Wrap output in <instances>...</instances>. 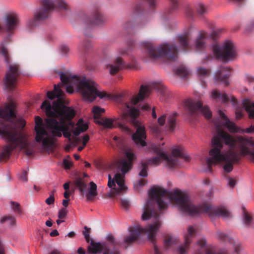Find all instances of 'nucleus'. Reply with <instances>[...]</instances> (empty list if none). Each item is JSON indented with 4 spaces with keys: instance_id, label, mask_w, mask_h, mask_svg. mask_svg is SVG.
<instances>
[{
    "instance_id": "f257e3e1",
    "label": "nucleus",
    "mask_w": 254,
    "mask_h": 254,
    "mask_svg": "<svg viewBox=\"0 0 254 254\" xmlns=\"http://www.w3.org/2000/svg\"><path fill=\"white\" fill-rule=\"evenodd\" d=\"M148 195L149 199L144 204L141 219L143 221L149 220L150 222L145 227L135 226L130 228V234L124 238V242L128 245L135 242L140 234H145L148 240L153 244L154 254H162L155 244L156 234L162 224L160 217L155 210L156 206L161 212L166 210L168 204L172 202L178 206L183 213L190 216L204 212L208 214L211 218L221 217L227 220L232 217L231 212L224 206L213 207L206 203L195 206L186 194L178 189L170 191L161 187H153L148 191Z\"/></svg>"
},
{
    "instance_id": "f03ea898",
    "label": "nucleus",
    "mask_w": 254,
    "mask_h": 254,
    "mask_svg": "<svg viewBox=\"0 0 254 254\" xmlns=\"http://www.w3.org/2000/svg\"><path fill=\"white\" fill-rule=\"evenodd\" d=\"M62 84H55L54 90L48 91L47 96L50 100L57 98L51 105L50 101H44L41 106L42 109H45L47 118L45 119L47 128L53 137H61L62 134L64 137L71 141L72 129L74 123L71 119L75 116L72 109L64 105V93L61 89Z\"/></svg>"
},
{
    "instance_id": "7ed1b4c3",
    "label": "nucleus",
    "mask_w": 254,
    "mask_h": 254,
    "mask_svg": "<svg viewBox=\"0 0 254 254\" xmlns=\"http://www.w3.org/2000/svg\"><path fill=\"white\" fill-rule=\"evenodd\" d=\"M14 108V103H11L0 109V118L5 120L0 123V135L8 143L3 147L2 154L4 157L9 156L13 150L19 147L30 156L33 153L34 145L28 141L26 135L17 131V128L23 127L25 123L17 119Z\"/></svg>"
},
{
    "instance_id": "20e7f679",
    "label": "nucleus",
    "mask_w": 254,
    "mask_h": 254,
    "mask_svg": "<svg viewBox=\"0 0 254 254\" xmlns=\"http://www.w3.org/2000/svg\"><path fill=\"white\" fill-rule=\"evenodd\" d=\"M150 93L149 88L147 86L141 85L137 96L133 97L130 103H127L126 95L125 93L118 94L114 96L115 100L120 104V108L123 112V118L126 119L130 118V124L136 127L135 132L132 135V139L135 144L138 147L146 145L145 141L146 138L145 128L144 126L136 119L139 113L138 109L135 108L139 102L146 98Z\"/></svg>"
},
{
    "instance_id": "39448f33",
    "label": "nucleus",
    "mask_w": 254,
    "mask_h": 254,
    "mask_svg": "<svg viewBox=\"0 0 254 254\" xmlns=\"http://www.w3.org/2000/svg\"><path fill=\"white\" fill-rule=\"evenodd\" d=\"M151 150L156 154V156L147 159L145 162L141 163V170L139 173V176L140 177H146L148 176L147 166L149 164L158 165L161 163L162 160H164L169 168H173L180 164V159L187 161L190 158L189 155H185L183 153L180 147L173 149L171 155L170 156H168L164 152L163 148L158 145H152Z\"/></svg>"
},
{
    "instance_id": "423d86ee",
    "label": "nucleus",
    "mask_w": 254,
    "mask_h": 254,
    "mask_svg": "<svg viewBox=\"0 0 254 254\" xmlns=\"http://www.w3.org/2000/svg\"><path fill=\"white\" fill-rule=\"evenodd\" d=\"M59 75L63 84L74 82L77 86L78 91L85 100L92 102L97 97L100 99L110 97L106 92L100 91L98 89V85L92 80L85 77L80 79L75 75L68 76L64 72H60Z\"/></svg>"
},
{
    "instance_id": "0eeeda50",
    "label": "nucleus",
    "mask_w": 254,
    "mask_h": 254,
    "mask_svg": "<svg viewBox=\"0 0 254 254\" xmlns=\"http://www.w3.org/2000/svg\"><path fill=\"white\" fill-rule=\"evenodd\" d=\"M41 6L34 12L33 18H29L26 22V27L31 30L37 26L39 22L48 18L53 11L58 10L67 14L70 8L63 0H40Z\"/></svg>"
},
{
    "instance_id": "6e6552de",
    "label": "nucleus",
    "mask_w": 254,
    "mask_h": 254,
    "mask_svg": "<svg viewBox=\"0 0 254 254\" xmlns=\"http://www.w3.org/2000/svg\"><path fill=\"white\" fill-rule=\"evenodd\" d=\"M127 158L119 160L116 163V169L114 176L108 175V186L113 189L112 193L115 194H120L126 191L127 188L125 185V176L132 168V161L135 158L134 154L128 151L126 153Z\"/></svg>"
},
{
    "instance_id": "1a4fd4ad",
    "label": "nucleus",
    "mask_w": 254,
    "mask_h": 254,
    "mask_svg": "<svg viewBox=\"0 0 254 254\" xmlns=\"http://www.w3.org/2000/svg\"><path fill=\"white\" fill-rule=\"evenodd\" d=\"M209 154L210 157L206 159L208 167L224 162L226 163L223 166L224 171L226 173L231 172L233 169V164L238 162L241 158L240 154H239L235 150H228L225 153H219L215 149H210Z\"/></svg>"
},
{
    "instance_id": "9d476101",
    "label": "nucleus",
    "mask_w": 254,
    "mask_h": 254,
    "mask_svg": "<svg viewBox=\"0 0 254 254\" xmlns=\"http://www.w3.org/2000/svg\"><path fill=\"white\" fill-rule=\"evenodd\" d=\"M144 46L148 55L152 59L164 57L169 60H175L178 57V50L175 45L164 43L157 48H155L150 43H145Z\"/></svg>"
},
{
    "instance_id": "9b49d317",
    "label": "nucleus",
    "mask_w": 254,
    "mask_h": 254,
    "mask_svg": "<svg viewBox=\"0 0 254 254\" xmlns=\"http://www.w3.org/2000/svg\"><path fill=\"white\" fill-rule=\"evenodd\" d=\"M3 25L0 23V34L6 33V40L8 39L18 29L20 24L19 13L14 10L6 12L3 18Z\"/></svg>"
},
{
    "instance_id": "f8f14e48",
    "label": "nucleus",
    "mask_w": 254,
    "mask_h": 254,
    "mask_svg": "<svg viewBox=\"0 0 254 254\" xmlns=\"http://www.w3.org/2000/svg\"><path fill=\"white\" fill-rule=\"evenodd\" d=\"M212 49L216 59L225 63L233 60L237 56L236 47L234 43L230 40L225 41L222 47L213 44Z\"/></svg>"
},
{
    "instance_id": "ddd939ff",
    "label": "nucleus",
    "mask_w": 254,
    "mask_h": 254,
    "mask_svg": "<svg viewBox=\"0 0 254 254\" xmlns=\"http://www.w3.org/2000/svg\"><path fill=\"white\" fill-rule=\"evenodd\" d=\"M238 137L235 141L230 135L220 130L218 134L212 139V148L211 149H215L219 153H225L222 151L223 147V141H224L225 144L228 145L230 147L229 150H235L236 145L238 146L237 138Z\"/></svg>"
},
{
    "instance_id": "4468645a",
    "label": "nucleus",
    "mask_w": 254,
    "mask_h": 254,
    "mask_svg": "<svg viewBox=\"0 0 254 254\" xmlns=\"http://www.w3.org/2000/svg\"><path fill=\"white\" fill-rule=\"evenodd\" d=\"M35 130L36 133L35 140L37 142H41L44 148L49 147L50 139L48 137V132L45 128V126L43 123L42 119L39 116L35 118Z\"/></svg>"
},
{
    "instance_id": "2eb2a0df",
    "label": "nucleus",
    "mask_w": 254,
    "mask_h": 254,
    "mask_svg": "<svg viewBox=\"0 0 254 254\" xmlns=\"http://www.w3.org/2000/svg\"><path fill=\"white\" fill-rule=\"evenodd\" d=\"M78 189L81 195H85L87 200L91 201L97 195V185L93 182L90 183V187L87 191V185L83 179L76 178L73 182Z\"/></svg>"
},
{
    "instance_id": "dca6fc26",
    "label": "nucleus",
    "mask_w": 254,
    "mask_h": 254,
    "mask_svg": "<svg viewBox=\"0 0 254 254\" xmlns=\"http://www.w3.org/2000/svg\"><path fill=\"white\" fill-rule=\"evenodd\" d=\"M184 104L191 115L196 113H201L206 119L211 118L212 114L209 109L207 106L203 107L200 101L189 99L186 100Z\"/></svg>"
},
{
    "instance_id": "f3484780",
    "label": "nucleus",
    "mask_w": 254,
    "mask_h": 254,
    "mask_svg": "<svg viewBox=\"0 0 254 254\" xmlns=\"http://www.w3.org/2000/svg\"><path fill=\"white\" fill-rule=\"evenodd\" d=\"M82 20L85 24L86 29H89L96 26H102L107 21V18L98 9L92 12L91 17L84 15Z\"/></svg>"
},
{
    "instance_id": "a211bd4d",
    "label": "nucleus",
    "mask_w": 254,
    "mask_h": 254,
    "mask_svg": "<svg viewBox=\"0 0 254 254\" xmlns=\"http://www.w3.org/2000/svg\"><path fill=\"white\" fill-rule=\"evenodd\" d=\"M88 252L91 254H97L103 253V254H121L120 251L114 248L111 250L110 244L107 243H95L91 241L90 245L88 247Z\"/></svg>"
},
{
    "instance_id": "6ab92c4d",
    "label": "nucleus",
    "mask_w": 254,
    "mask_h": 254,
    "mask_svg": "<svg viewBox=\"0 0 254 254\" xmlns=\"http://www.w3.org/2000/svg\"><path fill=\"white\" fill-rule=\"evenodd\" d=\"M19 75L18 65L16 64L10 65L8 71L5 73L4 80L5 87L9 90H12L16 85Z\"/></svg>"
},
{
    "instance_id": "aec40b11",
    "label": "nucleus",
    "mask_w": 254,
    "mask_h": 254,
    "mask_svg": "<svg viewBox=\"0 0 254 254\" xmlns=\"http://www.w3.org/2000/svg\"><path fill=\"white\" fill-rule=\"evenodd\" d=\"M238 147L240 149L241 155L250 154L254 158V150H250V147H254V141L251 138H246L239 136L237 138Z\"/></svg>"
},
{
    "instance_id": "412c9836",
    "label": "nucleus",
    "mask_w": 254,
    "mask_h": 254,
    "mask_svg": "<svg viewBox=\"0 0 254 254\" xmlns=\"http://www.w3.org/2000/svg\"><path fill=\"white\" fill-rule=\"evenodd\" d=\"M196 230L192 226H189L187 228V231L184 233V244L180 246L178 248L179 254H186L187 250L190 247V245L192 239L196 235Z\"/></svg>"
},
{
    "instance_id": "4be33fe9",
    "label": "nucleus",
    "mask_w": 254,
    "mask_h": 254,
    "mask_svg": "<svg viewBox=\"0 0 254 254\" xmlns=\"http://www.w3.org/2000/svg\"><path fill=\"white\" fill-rule=\"evenodd\" d=\"M231 74L229 67L221 66L215 73L214 79L216 83H221L226 86L229 84L228 78Z\"/></svg>"
},
{
    "instance_id": "5701e85b",
    "label": "nucleus",
    "mask_w": 254,
    "mask_h": 254,
    "mask_svg": "<svg viewBox=\"0 0 254 254\" xmlns=\"http://www.w3.org/2000/svg\"><path fill=\"white\" fill-rule=\"evenodd\" d=\"M131 67V65L126 64L120 57H117L113 64H110L107 66L110 73L111 74H114L120 70Z\"/></svg>"
},
{
    "instance_id": "b1692460",
    "label": "nucleus",
    "mask_w": 254,
    "mask_h": 254,
    "mask_svg": "<svg viewBox=\"0 0 254 254\" xmlns=\"http://www.w3.org/2000/svg\"><path fill=\"white\" fill-rule=\"evenodd\" d=\"M206 245V241L205 239L198 240L194 246L193 254H222L215 253L211 250H207Z\"/></svg>"
},
{
    "instance_id": "393cba45",
    "label": "nucleus",
    "mask_w": 254,
    "mask_h": 254,
    "mask_svg": "<svg viewBox=\"0 0 254 254\" xmlns=\"http://www.w3.org/2000/svg\"><path fill=\"white\" fill-rule=\"evenodd\" d=\"M218 114L220 117L224 120L225 123H224V125L227 127L229 131L231 132L238 133H240L241 131H242V130H241V128L236 126L234 123L230 122L229 119L222 111L219 110Z\"/></svg>"
},
{
    "instance_id": "a878e982",
    "label": "nucleus",
    "mask_w": 254,
    "mask_h": 254,
    "mask_svg": "<svg viewBox=\"0 0 254 254\" xmlns=\"http://www.w3.org/2000/svg\"><path fill=\"white\" fill-rule=\"evenodd\" d=\"M206 33L204 31L199 32L195 41V48L197 50L204 49L206 47Z\"/></svg>"
},
{
    "instance_id": "bb28decb",
    "label": "nucleus",
    "mask_w": 254,
    "mask_h": 254,
    "mask_svg": "<svg viewBox=\"0 0 254 254\" xmlns=\"http://www.w3.org/2000/svg\"><path fill=\"white\" fill-rule=\"evenodd\" d=\"M243 106L245 111L248 113L250 119L254 118V102L248 99H244L243 101Z\"/></svg>"
},
{
    "instance_id": "cd10ccee",
    "label": "nucleus",
    "mask_w": 254,
    "mask_h": 254,
    "mask_svg": "<svg viewBox=\"0 0 254 254\" xmlns=\"http://www.w3.org/2000/svg\"><path fill=\"white\" fill-rule=\"evenodd\" d=\"M147 2L150 8H153L156 6L155 0H138L137 3L134 6V12L138 13L142 9V6L144 2Z\"/></svg>"
},
{
    "instance_id": "c85d7f7f",
    "label": "nucleus",
    "mask_w": 254,
    "mask_h": 254,
    "mask_svg": "<svg viewBox=\"0 0 254 254\" xmlns=\"http://www.w3.org/2000/svg\"><path fill=\"white\" fill-rule=\"evenodd\" d=\"M166 118V114H163L158 118L157 122L160 127H159L156 125H152L151 127V129L153 133L158 134L161 131V127L164 125Z\"/></svg>"
},
{
    "instance_id": "c756f323",
    "label": "nucleus",
    "mask_w": 254,
    "mask_h": 254,
    "mask_svg": "<svg viewBox=\"0 0 254 254\" xmlns=\"http://www.w3.org/2000/svg\"><path fill=\"white\" fill-rule=\"evenodd\" d=\"M211 97L217 101H221L223 103H226L230 100L229 96L226 93H221L216 90H213L212 91Z\"/></svg>"
},
{
    "instance_id": "7c9ffc66",
    "label": "nucleus",
    "mask_w": 254,
    "mask_h": 254,
    "mask_svg": "<svg viewBox=\"0 0 254 254\" xmlns=\"http://www.w3.org/2000/svg\"><path fill=\"white\" fill-rule=\"evenodd\" d=\"M88 128L87 123H84L83 120L80 119L77 123V127L73 131L72 130V133L75 136H78L81 132L85 131Z\"/></svg>"
},
{
    "instance_id": "2f4dec72",
    "label": "nucleus",
    "mask_w": 254,
    "mask_h": 254,
    "mask_svg": "<svg viewBox=\"0 0 254 254\" xmlns=\"http://www.w3.org/2000/svg\"><path fill=\"white\" fill-rule=\"evenodd\" d=\"M176 113H173L167 117L166 128L167 130L173 131L176 126Z\"/></svg>"
},
{
    "instance_id": "473e14b6",
    "label": "nucleus",
    "mask_w": 254,
    "mask_h": 254,
    "mask_svg": "<svg viewBox=\"0 0 254 254\" xmlns=\"http://www.w3.org/2000/svg\"><path fill=\"white\" fill-rule=\"evenodd\" d=\"M114 120L110 118H101L100 120H95V123L108 128H112L113 127Z\"/></svg>"
},
{
    "instance_id": "72a5a7b5",
    "label": "nucleus",
    "mask_w": 254,
    "mask_h": 254,
    "mask_svg": "<svg viewBox=\"0 0 254 254\" xmlns=\"http://www.w3.org/2000/svg\"><path fill=\"white\" fill-rule=\"evenodd\" d=\"M0 56L2 57L5 63L8 64L9 55L6 48L5 46L4 42L2 41L0 43Z\"/></svg>"
},
{
    "instance_id": "f704fd0d",
    "label": "nucleus",
    "mask_w": 254,
    "mask_h": 254,
    "mask_svg": "<svg viewBox=\"0 0 254 254\" xmlns=\"http://www.w3.org/2000/svg\"><path fill=\"white\" fill-rule=\"evenodd\" d=\"M189 39V32H186L184 34L179 35L178 37V41L180 45L184 48H186L188 46Z\"/></svg>"
},
{
    "instance_id": "c9c22d12",
    "label": "nucleus",
    "mask_w": 254,
    "mask_h": 254,
    "mask_svg": "<svg viewBox=\"0 0 254 254\" xmlns=\"http://www.w3.org/2000/svg\"><path fill=\"white\" fill-rule=\"evenodd\" d=\"M176 240L173 237H169L166 238L164 243V248L165 250L172 248L174 245L177 244Z\"/></svg>"
},
{
    "instance_id": "e433bc0d",
    "label": "nucleus",
    "mask_w": 254,
    "mask_h": 254,
    "mask_svg": "<svg viewBox=\"0 0 254 254\" xmlns=\"http://www.w3.org/2000/svg\"><path fill=\"white\" fill-rule=\"evenodd\" d=\"M92 112L94 113V119L95 122V120L101 119L100 114L105 112V109L99 106H95L92 109Z\"/></svg>"
},
{
    "instance_id": "4c0bfd02",
    "label": "nucleus",
    "mask_w": 254,
    "mask_h": 254,
    "mask_svg": "<svg viewBox=\"0 0 254 254\" xmlns=\"http://www.w3.org/2000/svg\"><path fill=\"white\" fill-rule=\"evenodd\" d=\"M176 73L183 78L186 77L190 73L189 70L184 65L179 66L176 70Z\"/></svg>"
},
{
    "instance_id": "58836bf2",
    "label": "nucleus",
    "mask_w": 254,
    "mask_h": 254,
    "mask_svg": "<svg viewBox=\"0 0 254 254\" xmlns=\"http://www.w3.org/2000/svg\"><path fill=\"white\" fill-rule=\"evenodd\" d=\"M197 74L201 78L206 77L210 74V70L205 68L199 67L197 69Z\"/></svg>"
},
{
    "instance_id": "ea45409f",
    "label": "nucleus",
    "mask_w": 254,
    "mask_h": 254,
    "mask_svg": "<svg viewBox=\"0 0 254 254\" xmlns=\"http://www.w3.org/2000/svg\"><path fill=\"white\" fill-rule=\"evenodd\" d=\"M196 9L197 14L199 16H202L207 12V9L205 6L201 3H199L196 5Z\"/></svg>"
},
{
    "instance_id": "a19ab883",
    "label": "nucleus",
    "mask_w": 254,
    "mask_h": 254,
    "mask_svg": "<svg viewBox=\"0 0 254 254\" xmlns=\"http://www.w3.org/2000/svg\"><path fill=\"white\" fill-rule=\"evenodd\" d=\"M10 205L11 208L13 209L15 213L21 214L22 211L20 207V204L16 202L11 201Z\"/></svg>"
},
{
    "instance_id": "79ce46f5",
    "label": "nucleus",
    "mask_w": 254,
    "mask_h": 254,
    "mask_svg": "<svg viewBox=\"0 0 254 254\" xmlns=\"http://www.w3.org/2000/svg\"><path fill=\"white\" fill-rule=\"evenodd\" d=\"M91 47V43L89 40H84L80 45V50L83 52L88 49Z\"/></svg>"
},
{
    "instance_id": "37998d69",
    "label": "nucleus",
    "mask_w": 254,
    "mask_h": 254,
    "mask_svg": "<svg viewBox=\"0 0 254 254\" xmlns=\"http://www.w3.org/2000/svg\"><path fill=\"white\" fill-rule=\"evenodd\" d=\"M8 221L9 223L11 226H14L16 224V220L13 217L5 216L3 217L0 221V223H3L5 222Z\"/></svg>"
},
{
    "instance_id": "c03bdc74",
    "label": "nucleus",
    "mask_w": 254,
    "mask_h": 254,
    "mask_svg": "<svg viewBox=\"0 0 254 254\" xmlns=\"http://www.w3.org/2000/svg\"><path fill=\"white\" fill-rule=\"evenodd\" d=\"M113 139L119 148L122 149L124 147V140L123 139H121L119 137L115 136Z\"/></svg>"
},
{
    "instance_id": "a18cd8bd",
    "label": "nucleus",
    "mask_w": 254,
    "mask_h": 254,
    "mask_svg": "<svg viewBox=\"0 0 254 254\" xmlns=\"http://www.w3.org/2000/svg\"><path fill=\"white\" fill-rule=\"evenodd\" d=\"M252 218L251 216H250L246 212H244V218H243V222L247 226H249L252 222Z\"/></svg>"
},
{
    "instance_id": "49530a36",
    "label": "nucleus",
    "mask_w": 254,
    "mask_h": 254,
    "mask_svg": "<svg viewBox=\"0 0 254 254\" xmlns=\"http://www.w3.org/2000/svg\"><path fill=\"white\" fill-rule=\"evenodd\" d=\"M216 236L219 239L222 241H225L229 239L228 236L226 234L219 231L217 232Z\"/></svg>"
},
{
    "instance_id": "de8ad7c7",
    "label": "nucleus",
    "mask_w": 254,
    "mask_h": 254,
    "mask_svg": "<svg viewBox=\"0 0 254 254\" xmlns=\"http://www.w3.org/2000/svg\"><path fill=\"white\" fill-rule=\"evenodd\" d=\"M67 213V211L65 208H63L59 210L58 212V217L59 219H62L65 218L66 215Z\"/></svg>"
},
{
    "instance_id": "09e8293b",
    "label": "nucleus",
    "mask_w": 254,
    "mask_h": 254,
    "mask_svg": "<svg viewBox=\"0 0 254 254\" xmlns=\"http://www.w3.org/2000/svg\"><path fill=\"white\" fill-rule=\"evenodd\" d=\"M69 85H67L66 87V91L67 93L71 94L73 92V88L74 87H76L77 88V86L76 85H75L74 82H71L70 83H68Z\"/></svg>"
},
{
    "instance_id": "8fccbe9b",
    "label": "nucleus",
    "mask_w": 254,
    "mask_h": 254,
    "mask_svg": "<svg viewBox=\"0 0 254 254\" xmlns=\"http://www.w3.org/2000/svg\"><path fill=\"white\" fill-rule=\"evenodd\" d=\"M120 203L125 209H127L129 207V202L126 199H121Z\"/></svg>"
},
{
    "instance_id": "3c124183",
    "label": "nucleus",
    "mask_w": 254,
    "mask_h": 254,
    "mask_svg": "<svg viewBox=\"0 0 254 254\" xmlns=\"http://www.w3.org/2000/svg\"><path fill=\"white\" fill-rule=\"evenodd\" d=\"M107 239L110 244H112L114 246H116L117 245V243L116 242L114 236L112 234H109L107 236Z\"/></svg>"
},
{
    "instance_id": "603ef678",
    "label": "nucleus",
    "mask_w": 254,
    "mask_h": 254,
    "mask_svg": "<svg viewBox=\"0 0 254 254\" xmlns=\"http://www.w3.org/2000/svg\"><path fill=\"white\" fill-rule=\"evenodd\" d=\"M241 131L240 133H244L246 132L248 133H250L252 132H254V126L251 125L249 127H248L246 129H243L241 128Z\"/></svg>"
},
{
    "instance_id": "864d4df0",
    "label": "nucleus",
    "mask_w": 254,
    "mask_h": 254,
    "mask_svg": "<svg viewBox=\"0 0 254 254\" xmlns=\"http://www.w3.org/2000/svg\"><path fill=\"white\" fill-rule=\"evenodd\" d=\"M27 172L24 170L22 172V174L19 176V179L24 182H26L28 180L27 179Z\"/></svg>"
},
{
    "instance_id": "5fc2aeb1",
    "label": "nucleus",
    "mask_w": 254,
    "mask_h": 254,
    "mask_svg": "<svg viewBox=\"0 0 254 254\" xmlns=\"http://www.w3.org/2000/svg\"><path fill=\"white\" fill-rule=\"evenodd\" d=\"M85 230L83 231V235L84 236L85 239L87 243H89L90 241V237H89V233L88 231V228L85 226L84 227Z\"/></svg>"
},
{
    "instance_id": "6e6d98bb",
    "label": "nucleus",
    "mask_w": 254,
    "mask_h": 254,
    "mask_svg": "<svg viewBox=\"0 0 254 254\" xmlns=\"http://www.w3.org/2000/svg\"><path fill=\"white\" fill-rule=\"evenodd\" d=\"M54 201H55V197L53 196V193L50 194V196L48 198H47L45 200V202L48 205H51V204H53L54 203Z\"/></svg>"
},
{
    "instance_id": "4d7b16f0",
    "label": "nucleus",
    "mask_w": 254,
    "mask_h": 254,
    "mask_svg": "<svg viewBox=\"0 0 254 254\" xmlns=\"http://www.w3.org/2000/svg\"><path fill=\"white\" fill-rule=\"evenodd\" d=\"M63 163L65 169H69L72 165V162L66 159H64L63 161Z\"/></svg>"
},
{
    "instance_id": "13d9d810",
    "label": "nucleus",
    "mask_w": 254,
    "mask_h": 254,
    "mask_svg": "<svg viewBox=\"0 0 254 254\" xmlns=\"http://www.w3.org/2000/svg\"><path fill=\"white\" fill-rule=\"evenodd\" d=\"M61 53L63 55H66L68 53V52L69 51V49L67 45H62L61 46Z\"/></svg>"
},
{
    "instance_id": "bf43d9fd",
    "label": "nucleus",
    "mask_w": 254,
    "mask_h": 254,
    "mask_svg": "<svg viewBox=\"0 0 254 254\" xmlns=\"http://www.w3.org/2000/svg\"><path fill=\"white\" fill-rule=\"evenodd\" d=\"M171 3V10L170 12L173 10H175L178 7V1L177 0H170Z\"/></svg>"
},
{
    "instance_id": "052dcab7",
    "label": "nucleus",
    "mask_w": 254,
    "mask_h": 254,
    "mask_svg": "<svg viewBox=\"0 0 254 254\" xmlns=\"http://www.w3.org/2000/svg\"><path fill=\"white\" fill-rule=\"evenodd\" d=\"M186 15L188 17L192 18L193 16V12L192 9L190 7H188L186 9Z\"/></svg>"
},
{
    "instance_id": "680f3d73",
    "label": "nucleus",
    "mask_w": 254,
    "mask_h": 254,
    "mask_svg": "<svg viewBox=\"0 0 254 254\" xmlns=\"http://www.w3.org/2000/svg\"><path fill=\"white\" fill-rule=\"evenodd\" d=\"M119 127L121 128V129L126 132L129 133L130 132L129 128L126 125L124 124H121L119 125Z\"/></svg>"
},
{
    "instance_id": "e2e57ef3",
    "label": "nucleus",
    "mask_w": 254,
    "mask_h": 254,
    "mask_svg": "<svg viewBox=\"0 0 254 254\" xmlns=\"http://www.w3.org/2000/svg\"><path fill=\"white\" fill-rule=\"evenodd\" d=\"M82 140H83V142H82L83 145L84 146H85L86 145V143H87V142L89 140V135L88 134L84 135L83 136Z\"/></svg>"
},
{
    "instance_id": "0e129e2a",
    "label": "nucleus",
    "mask_w": 254,
    "mask_h": 254,
    "mask_svg": "<svg viewBox=\"0 0 254 254\" xmlns=\"http://www.w3.org/2000/svg\"><path fill=\"white\" fill-rule=\"evenodd\" d=\"M228 184L229 186L231 188H234L236 184V181L235 180L232 178H229L228 179Z\"/></svg>"
},
{
    "instance_id": "69168bd1",
    "label": "nucleus",
    "mask_w": 254,
    "mask_h": 254,
    "mask_svg": "<svg viewBox=\"0 0 254 254\" xmlns=\"http://www.w3.org/2000/svg\"><path fill=\"white\" fill-rule=\"evenodd\" d=\"M246 80L249 83H254V77H253L251 75H246Z\"/></svg>"
},
{
    "instance_id": "338daca9",
    "label": "nucleus",
    "mask_w": 254,
    "mask_h": 254,
    "mask_svg": "<svg viewBox=\"0 0 254 254\" xmlns=\"http://www.w3.org/2000/svg\"><path fill=\"white\" fill-rule=\"evenodd\" d=\"M146 182L145 180L141 179L137 182V185L140 187H142L145 185Z\"/></svg>"
},
{
    "instance_id": "774afa93",
    "label": "nucleus",
    "mask_w": 254,
    "mask_h": 254,
    "mask_svg": "<svg viewBox=\"0 0 254 254\" xmlns=\"http://www.w3.org/2000/svg\"><path fill=\"white\" fill-rule=\"evenodd\" d=\"M243 113L242 111H237L236 112V118L237 119H239L240 118H241L242 117H243Z\"/></svg>"
}]
</instances>
